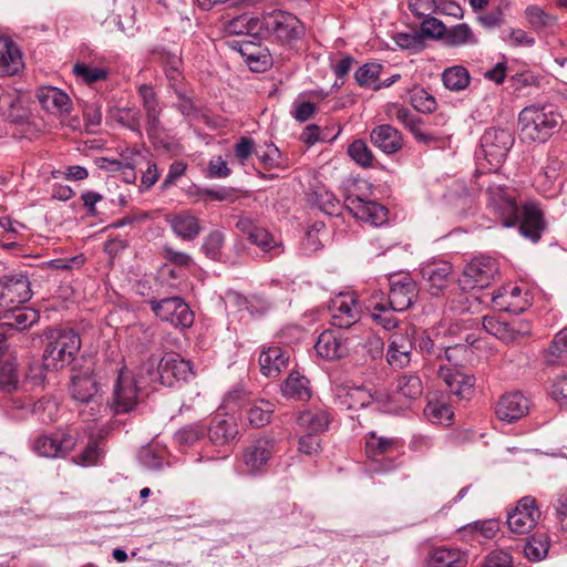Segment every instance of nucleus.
<instances>
[{
    "label": "nucleus",
    "instance_id": "nucleus-48",
    "mask_svg": "<svg viewBox=\"0 0 567 567\" xmlns=\"http://www.w3.org/2000/svg\"><path fill=\"white\" fill-rule=\"evenodd\" d=\"M19 388V375L16 360L4 361L0 365V391L12 393Z\"/></svg>",
    "mask_w": 567,
    "mask_h": 567
},
{
    "label": "nucleus",
    "instance_id": "nucleus-24",
    "mask_svg": "<svg viewBox=\"0 0 567 567\" xmlns=\"http://www.w3.org/2000/svg\"><path fill=\"white\" fill-rule=\"evenodd\" d=\"M289 351L278 346L264 348L259 354L260 372L267 378H277L287 369Z\"/></svg>",
    "mask_w": 567,
    "mask_h": 567
},
{
    "label": "nucleus",
    "instance_id": "nucleus-17",
    "mask_svg": "<svg viewBox=\"0 0 567 567\" xmlns=\"http://www.w3.org/2000/svg\"><path fill=\"white\" fill-rule=\"evenodd\" d=\"M416 297V285L412 278L403 276L390 279V292L385 296L388 305L392 310L405 311Z\"/></svg>",
    "mask_w": 567,
    "mask_h": 567
},
{
    "label": "nucleus",
    "instance_id": "nucleus-62",
    "mask_svg": "<svg viewBox=\"0 0 567 567\" xmlns=\"http://www.w3.org/2000/svg\"><path fill=\"white\" fill-rule=\"evenodd\" d=\"M255 154L266 169L280 166V151L274 144L266 145L265 150H256Z\"/></svg>",
    "mask_w": 567,
    "mask_h": 567
},
{
    "label": "nucleus",
    "instance_id": "nucleus-29",
    "mask_svg": "<svg viewBox=\"0 0 567 567\" xmlns=\"http://www.w3.org/2000/svg\"><path fill=\"white\" fill-rule=\"evenodd\" d=\"M315 349L323 359L338 360L348 354L344 339L331 330H326L317 339Z\"/></svg>",
    "mask_w": 567,
    "mask_h": 567
},
{
    "label": "nucleus",
    "instance_id": "nucleus-54",
    "mask_svg": "<svg viewBox=\"0 0 567 567\" xmlns=\"http://www.w3.org/2000/svg\"><path fill=\"white\" fill-rule=\"evenodd\" d=\"M549 549L548 542L543 536H532L523 547L525 556L529 560L538 561L546 557Z\"/></svg>",
    "mask_w": 567,
    "mask_h": 567
},
{
    "label": "nucleus",
    "instance_id": "nucleus-49",
    "mask_svg": "<svg viewBox=\"0 0 567 567\" xmlns=\"http://www.w3.org/2000/svg\"><path fill=\"white\" fill-rule=\"evenodd\" d=\"M164 460L165 451L153 445L144 446L138 452V461L147 470H162Z\"/></svg>",
    "mask_w": 567,
    "mask_h": 567
},
{
    "label": "nucleus",
    "instance_id": "nucleus-31",
    "mask_svg": "<svg viewBox=\"0 0 567 567\" xmlns=\"http://www.w3.org/2000/svg\"><path fill=\"white\" fill-rule=\"evenodd\" d=\"M336 399L346 410H358L369 406L374 395L365 386H341L337 390Z\"/></svg>",
    "mask_w": 567,
    "mask_h": 567
},
{
    "label": "nucleus",
    "instance_id": "nucleus-3",
    "mask_svg": "<svg viewBox=\"0 0 567 567\" xmlns=\"http://www.w3.org/2000/svg\"><path fill=\"white\" fill-rule=\"evenodd\" d=\"M43 357L44 367L51 371H59L75 359L81 348V339L73 329L53 330L48 334Z\"/></svg>",
    "mask_w": 567,
    "mask_h": 567
},
{
    "label": "nucleus",
    "instance_id": "nucleus-16",
    "mask_svg": "<svg viewBox=\"0 0 567 567\" xmlns=\"http://www.w3.org/2000/svg\"><path fill=\"white\" fill-rule=\"evenodd\" d=\"M331 324L339 329H348L360 320L361 307L351 295H339L329 307Z\"/></svg>",
    "mask_w": 567,
    "mask_h": 567
},
{
    "label": "nucleus",
    "instance_id": "nucleus-32",
    "mask_svg": "<svg viewBox=\"0 0 567 567\" xmlns=\"http://www.w3.org/2000/svg\"><path fill=\"white\" fill-rule=\"evenodd\" d=\"M266 16L258 18L245 13L230 20L227 23L226 30L229 34H245L257 39L264 38Z\"/></svg>",
    "mask_w": 567,
    "mask_h": 567
},
{
    "label": "nucleus",
    "instance_id": "nucleus-58",
    "mask_svg": "<svg viewBox=\"0 0 567 567\" xmlns=\"http://www.w3.org/2000/svg\"><path fill=\"white\" fill-rule=\"evenodd\" d=\"M511 6L509 1L502 0L501 3L488 12L478 17V22L486 29L498 28L504 23V10Z\"/></svg>",
    "mask_w": 567,
    "mask_h": 567
},
{
    "label": "nucleus",
    "instance_id": "nucleus-50",
    "mask_svg": "<svg viewBox=\"0 0 567 567\" xmlns=\"http://www.w3.org/2000/svg\"><path fill=\"white\" fill-rule=\"evenodd\" d=\"M483 327L492 336L499 339H506L509 332H517L519 334H527L528 329L516 330L511 323L502 322L494 317H483Z\"/></svg>",
    "mask_w": 567,
    "mask_h": 567
},
{
    "label": "nucleus",
    "instance_id": "nucleus-56",
    "mask_svg": "<svg viewBox=\"0 0 567 567\" xmlns=\"http://www.w3.org/2000/svg\"><path fill=\"white\" fill-rule=\"evenodd\" d=\"M411 105L419 112L431 113L436 109L435 97L424 89H415L412 91Z\"/></svg>",
    "mask_w": 567,
    "mask_h": 567
},
{
    "label": "nucleus",
    "instance_id": "nucleus-35",
    "mask_svg": "<svg viewBox=\"0 0 567 567\" xmlns=\"http://www.w3.org/2000/svg\"><path fill=\"white\" fill-rule=\"evenodd\" d=\"M467 556L457 548L437 547L434 548L429 558L427 567H465Z\"/></svg>",
    "mask_w": 567,
    "mask_h": 567
},
{
    "label": "nucleus",
    "instance_id": "nucleus-6",
    "mask_svg": "<svg viewBox=\"0 0 567 567\" xmlns=\"http://www.w3.org/2000/svg\"><path fill=\"white\" fill-rule=\"evenodd\" d=\"M497 275V261L488 256H480L465 266L457 286L461 290L483 289L488 287Z\"/></svg>",
    "mask_w": 567,
    "mask_h": 567
},
{
    "label": "nucleus",
    "instance_id": "nucleus-2",
    "mask_svg": "<svg viewBox=\"0 0 567 567\" xmlns=\"http://www.w3.org/2000/svg\"><path fill=\"white\" fill-rule=\"evenodd\" d=\"M561 122V115L553 105L526 106L518 115L519 136L526 142L545 143Z\"/></svg>",
    "mask_w": 567,
    "mask_h": 567
},
{
    "label": "nucleus",
    "instance_id": "nucleus-10",
    "mask_svg": "<svg viewBox=\"0 0 567 567\" xmlns=\"http://www.w3.org/2000/svg\"><path fill=\"white\" fill-rule=\"evenodd\" d=\"M276 453V442L262 436L254 440L243 451L244 472L248 475H259L266 472L268 462Z\"/></svg>",
    "mask_w": 567,
    "mask_h": 567
},
{
    "label": "nucleus",
    "instance_id": "nucleus-26",
    "mask_svg": "<svg viewBox=\"0 0 567 567\" xmlns=\"http://www.w3.org/2000/svg\"><path fill=\"white\" fill-rule=\"evenodd\" d=\"M153 55L156 61H158L164 68L165 75L167 78L169 86L177 93V90H183L182 87V58L176 52H172L171 50L158 47L153 50Z\"/></svg>",
    "mask_w": 567,
    "mask_h": 567
},
{
    "label": "nucleus",
    "instance_id": "nucleus-37",
    "mask_svg": "<svg viewBox=\"0 0 567 567\" xmlns=\"http://www.w3.org/2000/svg\"><path fill=\"white\" fill-rule=\"evenodd\" d=\"M308 384L309 381L307 378L301 375L298 371H292L281 384V392L287 398L307 400L311 395Z\"/></svg>",
    "mask_w": 567,
    "mask_h": 567
},
{
    "label": "nucleus",
    "instance_id": "nucleus-23",
    "mask_svg": "<svg viewBox=\"0 0 567 567\" xmlns=\"http://www.w3.org/2000/svg\"><path fill=\"white\" fill-rule=\"evenodd\" d=\"M210 442L214 445L224 446L233 442L238 435V425L233 415L217 413L206 429Z\"/></svg>",
    "mask_w": 567,
    "mask_h": 567
},
{
    "label": "nucleus",
    "instance_id": "nucleus-46",
    "mask_svg": "<svg viewBox=\"0 0 567 567\" xmlns=\"http://www.w3.org/2000/svg\"><path fill=\"white\" fill-rule=\"evenodd\" d=\"M114 120L122 126L127 127L138 137L143 136L141 124V111L137 107H121L114 113Z\"/></svg>",
    "mask_w": 567,
    "mask_h": 567
},
{
    "label": "nucleus",
    "instance_id": "nucleus-34",
    "mask_svg": "<svg viewBox=\"0 0 567 567\" xmlns=\"http://www.w3.org/2000/svg\"><path fill=\"white\" fill-rule=\"evenodd\" d=\"M37 97L41 106L49 113H66L70 111L71 101L66 93L54 86L39 89Z\"/></svg>",
    "mask_w": 567,
    "mask_h": 567
},
{
    "label": "nucleus",
    "instance_id": "nucleus-36",
    "mask_svg": "<svg viewBox=\"0 0 567 567\" xmlns=\"http://www.w3.org/2000/svg\"><path fill=\"white\" fill-rule=\"evenodd\" d=\"M395 392L406 400L413 401L423 394V382L416 373H403L395 381Z\"/></svg>",
    "mask_w": 567,
    "mask_h": 567
},
{
    "label": "nucleus",
    "instance_id": "nucleus-21",
    "mask_svg": "<svg viewBox=\"0 0 567 567\" xmlns=\"http://www.w3.org/2000/svg\"><path fill=\"white\" fill-rule=\"evenodd\" d=\"M193 374L189 361L175 353L167 354L159 360L157 378L162 379V385L173 386L175 381H186Z\"/></svg>",
    "mask_w": 567,
    "mask_h": 567
},
{
    "label": "nucleus",
    "instance_id": "nucleus-18",
    "mask_svg": "<svg viewBox=\"0 0 567 567\" xmlns=\"http://www.w3.org/2000/svg\"><path fill=\"white\" fill-rule=\"evenodd\" d=\"M422 279L427 282L429 291L432 296H440L447 289L452 265L445 260H433L423 265L420 269Z\"/></svg>",
    "mask_w": 567,
    "mask_h": 567
},
{
    "label": "nucleus",
    "instance_id": "nucleus-19",
    "mask_svg": "<svg viewBox=\"0 0 567 567\" xmlns=\"http://www.w3.org/2000/svg\"><path fill=\"white\" fill-rule=\"evenodd\" d=\"M522 292L523 290L518 286L502 287L493 292L492 305L498 311L519 315L529 307L527 293L523 297Z\"/></svg>",
    "mask_w": 567,
    "mask_h": 567
},
{
    "label": "nucleus",
    "instance_id": "nucleus-1",
    "mask_svg": "<svg viewBox=\"0 0 567 567\" xmlns=\"http://www.w3.org/2000/svg\"><path fill=\"white\" fill-rule=\"evenodd\" d=\"M486 206L504 227L518 226L523 237L533 243L540 239L546 227L542 209L534 202L517 203L515 189L489 178L486 187Z\"/></svg>",
    "mask_w": 567,
    "mask_h": 567
},
{
    "label": "nucleus",
    "instance_id": "nucleus-63",
    "mask_svg": "<svg viewBox=\"0 0 567 567\" xmlns=\"http://www.w3.org/2000/svg\"><path fill=\"white\" fill-rule=\"evenodd\" d=\"M248 240L259 247L264 252H270L279 246L272 235L262 227H258L251 233Z\"/></svg>",
    "mask_w": 567,
    "mask_h": 567
},
{
    "label": "nucleus",
    "instance_id": "nucleus-33",
    "mask_svg": "<svg viewBox=\"0 0 567 567\" xmlns=\"http://www.w3.org/2000/svg\"><path fill=\"white\" fill-rule=\"evenodd\" d=\"M413 342L405 334H393L386 350V361L393 368L402 369L411 361Z\"/></svg>",
    "mask_w": 567,
    "mask_h": 567
},
{
    "label": "nucleus",
    "instance_id": "nucleus-45",
    "mask_svg": "<svg viewBox=\"0 0 567 567\" xmlns=\"http://www.w3.org/2000/svg\"><path fill=\"white\" fill-rule=\"evenodd\" d=\"M445 43L452 47H461L476 43L472 29L466 23H460L446 29Z\"/></svg>",
    "mask_w": 567,
    "mask_h": 567
},
{
    "label": "nucleus",
    "instance_id": "nucleus-11",
    "mask_svg": "<svg viewBox=\"0 0 567 567\" xmlns=\"http://www.w3.org/2000/svg\"><path fill=\"white\" fill-rule=\"evenodd\" d=\"M32 297L31 282L24 275L0 278V308L10 310L25 303Z\"/></svg>",
    "mask_w": 567,
    "mask_h": 567
},
{
    "label": "nucleus",
    "instance_id": "nucleus-41",
    "mask_svg": "<svg viewBox=\"0 0 567 567\" xmlns=\"http://www.w3.org/2000/svg\"><path fill=\"white\" fill-rule=\"evenodd\" d=\"M525 18L529 25L537 32L556 24V17L543 10L539 6L530 4L525 9Z\"/></svg>",
    "mask_w": 567,
    "mask_h": 567
},
{
    "label": "nucleus",
    "instance_id": "nucleus-42",
    "mask_svg": "<svg viewBox=\"0 0 567 567\" xmlns=\"http://www.w3.org/2000/svg\"><path fill=\"white\" fill-rule=\"evenodd\" d=\"M272 412V404L269 401L258 400L250 403L247 419L252 427H261L269 423Z\"/></svg>",
    "mask_w": 567,
    "mask_h": 567
},
{
    "label": "nucleus",
    "instance_id": "nucleus-38",
    "mask_svg": "<svg viewBox=\"0 0 567 567\" xmlns=\"http://www.w3.org/2000/svg\"><path fill=\"white\" fill-rule=\"evenodd\" d=\"M9 311H12V315L9 318L10 320L3 322L8 330H24L37 323L40 319L39 312L32 308H20V306H18V308L10 309Z\"/></svg>",
    "mask_w": 567,
    "mask_h": 567
},
{
    "label": "nucleus",
    "instance_id": "nucleus-64",
    "mask_svg": "<svg viewBox=\"0 0 567 567\" xmlns=\"http://www.w3.org/2000/svg\"><path fill=\"white\" fill-rule=\"evenodd\" d=\"M555 518L560 530L567 533V488L557 493L553 502Z\"/></svg>",
    "mask_w": 567,
    "mask_h": 567
},
{
    "label": "nucleus",
    "instance_id": "nucleus-7",
    "mask_svg": "<svg viewBox=\"0 0 567 567\" xmlns=\"http://www.w3.org/2000/svg\"><path fill=\"white\" fill-rule=\"evenodd\" d=\"M148 305L157 318L169 322L175 328L187 329L194 323V312L181 297L151 299Z\"/></svg>",
    "mask_w": 567,
    "mask_h": 567
},
{
    "label": "nucleus",
    "instance_id": "nucleus-20",
    "mask_svg": "<svg viewBox=\"0 0 567 567\" xmlns=\"http://www.w3.org/2000/svg\"><path fill=\"white\" fill-rule=\"evenodd\" d=\"M439 378L445 383L447 390L458 399H468L473 393L475 378L466 374L460 369L441 365L437 372Z\"/></svg>",
    "mask_w": 567,
    "mask_h": 567
},
{
    "label": "nucleus",
    "instance_id": "nucleus-9",
    "mask_svg": "<svg viewBox=\"0 0 567 567\" xmlns=\"http://www.w3.org/2000/svg\"><path fill=\"white\" fill-rule=\"evenodd\" d=\"M138 96L141 97L142 106L145 114V131L150 141L154 146L163 143L162 135L164 126L161 122L162 107L159 99L150 84H141L137 87Z\"/></svg>",
    "mask_w": 567,
    "mask_h": 567
},
{
    "label": "nucleus",
    "instance_id": "nucleus-25",
    "mask_svg": "<svg viewBox=\"0 0 567 567\" xmlns=\"http://www.w3.org/2000/svg\"><path fill=\"white\" fill-rule=\"evenodd\" d=\"M367 309L370 311L372 320L383 329L391 331L399 326V320L394 316L396 311L390 308L383 292L372 293L368 300Z\"/></svg>",
    "mask_w": 567,
    "mask_h": 567
},
{
    "label": "nucleus",
    "instance_id": "nucleus-12",
    "mask_svg": "<svg viewBox=\"0 0 567 567\" xmlns=\"http://www.w3.org/2000/svg\"><path fill=\"white\" fill-rule=\"evenodd\" d=\"M140 386L135 378L120 371L109 403L110 409L115 414L131 412L138 403Z\"/></svg>",
    "mask_w": 567,
    "mask_h": 567
},
{
    "label": "nucleus",
    "instance_id": "nucleus-8",
    "mask_svg": "<svg viewBox=\"0 0 567 567\" xmlns=\"http://www.w3.org/2000/svg\"><path fill=\"white\" fill-rule=\"evenodd\" d=\"M513 133L505 127H488L481 136V148L491 167L497 168L514 145Z\"/></svg>",
    "mask_w": 567,
    "mask_h": 567
},
{
    "label": "nucleus",
    "instance_id": "nucleus-52",
    "mask_svg": "<svg viewBox=\"0 0 567 567\" xmlns=\"http://www.w3.org/2000/svg\"><path fill=\"white\" fill-rule=\"evenodd\" d=\"M349 156L361 167L373 165V153L362 140H355L348 146Z\"/></svg>",
    "mask_w": 567,
    "mask_h": 567
},
{
    "label": "nucleus",
    "instance_id": "nucleus-4",
    "mask_svg": "<svg viewBox=\"0 0 567 567\" xmlns=\"http://www.w3.org/2000/svg\"><path fill=\"white\" fill-rule=\"evenodd\" d=\"M306 34V27L295 14L287 11H272L266 16L264 38L292 49Z\"/></svg>",
    "mask_w": 567,
    "mask_h": 567
},
{
    "label": "nucleus",
    "instance_id": "nucleus-44",
    "mask_svg": "<svg viewBox=\"0 0 567 567\" xmlns=\"http://www.w3.org/2000/svg\"><path fill=\"white\" fill-rule=\"evenodd\" d=\"M424 415L434 424H450L453 417L452 408L442 400H431L424 408Z\"/></svg>",
    "mask_w": 567,
    "mask_h": 567
},
{
    "label": "nucleus",
    "instance_id": "nucleus-22",
    "mask_svg": "<svg viewBox=\"0 0 567 567\" xmlns=\"http://www.w3.org/2000/svg\"><path fill=\"white\" fill-rule=\"evenodd\" d=\"M528 410V400L520 392H511L501 396L495 413L501 421L513 423L525 416Z\"/></svg>",
    "mask_w": 567,
    "mask_h": 567
},
{
    "label": "nucleus",
    "instance_id": "nucleus-59",
    "mask_svg": "<svg viewBox=\"0 0 567 567\" xmlns=\"http://www.w3.org/2000/svg\"><path fill=\"white\" fill-rule=\"evenodd\" d=\"M394 445L395 441L393 439L383 436L377 437L372 434V437L365 443V452L369 457L375 458L391 452Z\"/></svg>",
    "mask_w": 567,
    "mask_h": 567
},
{
    "label": "nucleus",
    "instance_id": "nucleus-57",
    "mask_svg": "<svg viewBox=\"0 0 567 567\" xmlns=\"http://www.w3.org/2000/svg\"><path fill=\"white\" fill-rule=\"evenodd\" d=\"M471 290H461L457 282L447 291V301L451 309L457 312H465L471 309L470 292Z\"/></svg>",
    "mask_w": 567,
    "mask_h": 567
},
{
    "label": "nucleus",
    "instance_id": "nucleus-28",
    "mask_svg": "<svg viewBox=\"0 0 567 567\" xmlns=\"http://www.w3.org/2000/svg\"><path fill=\"white\" fill-rule=\"evenodd\" d=\"M23 69L19 47L6 35H0V76H13Z\"/></svg>",
    "mask_w": 567,
    "mask_h": 567
},
{
    "label": "nucleus",
    "instance_id": "nucleus-5",
    "mask_svg": "<svg viewBox=\"0 0 567 567\" xmlns=\"http://www.w3.org/2000/svg\"><path fill=\"white\" fill-rule=\"evenodd\" d=\"M71 398L79 404H84L87 409L80 413L87 420H95L101 412V402L99 401L100 385L90 369L73 373L70 383Z\"/></svg>",
    "mask_w": 567,
    "mask_h": 567
},
{
    "label": "nucleus",
    "instance_id": "nucleus-27",
    "mask_svg": "<svg viewBox=\"0 0 567 567\" xmlns=\"http://www.w3.org/2000/svg\"><path fill=\"white\" fill-rule=\"evenodd\" d=\"M165 220L173 233L183 240H194L202 231L200 220L189 210L167 215Z\"/></svg>",
    "mask_w": 567,
    "mask_h": 567
},
{
    "label": "nucleus",
    "instance_id": "nucleus-39",
    "mask_svg": "<svg viewBox=\"0 0 567 567\" xmlns=\"http://www.w3.org/2000/svg\"><path fill=\"white\" fill-rule=\"evenodd\" d=\"M328 415L324 411L307 410L299 414L298 424L311 434L323 432L328 427Z\"/></svg>",
    "mask_w": 567,
    "mask_h": 567
},
{
    "label": "nucleus",
    "instance_id": "nucleus-43",
    "mask_svg": "<svg viewBox=\"0 0 567 567\" xmlns=\"http://www.w3.org/2000/svg\"><path fill=\"white\" fill-rule=\"evenodd\" d=\"M206 435V426L200 423H192L187 424L179 430H177L174 434L175 443L182 447L186 449L194 445L197 441Z\"/></svg>",
    "mask_w": 567,
    "mask_h": 567
},
{
    "label": "nucleus",
    "instance_id": "nucleus-40",
    "mask_svg": "<svg viewBox=\"0 0 567 567\" xmlns=\"http://www.w3.org/2000/svg\"><path fill=\"white\" fill-rule=\"evenodd\" d=\"M470 73L461 65H455L444 70L442 81L444 86L450 91H462L470 84Z\"/></svg>",
    "mask_w": 567,
    "mask_h": 567
},
{
    "label": "nucleus",
    "instance_id": "nucleus-60",
    "mask_svg": "<svg viewBox=\"0 0 567 567\" xmlns=\"http://www.w3.org/2000/svg\"><path fill=\"white\" fill-rule=\"evenodd\" d=\"M156 372H159V361L156 358H150L145 363H143L140 368L137 374V383L138 384H153L159 383L162 384V379L157 378Z\"/></svg>",
    "mask_w": 567,
    "mask_h": 567
},
{
    "label": "nucleus",
    "instance_id": "nucleus-30",
    "mask_svg": "<svg viewBox=\"0 0 567 567\" xmlns=\"http://www.w3.org/2000/svg\"><path fill=\"white\" fill-rule=\"evenodd\" d=\"M372 144L385 154H394L403 146L401 133L390 124L374 127L370 133Z\"/></svg>",
    "mask_w": 567,
    "mask_h": 567
},
{
    "label": "nucleus",
    "instance_id": "nucleus-51",
    "mask_svg": "<svg viewBox=\"0 0 567 567\" xmlns=\"http://www.w3.org/2000/svg\"><path fill=\"white\" fill-rule=\"evenodd\" d=\"M567 358V328L560 330L554 338L546 357L548 364H556Z\"/></svg>",
    "mask_w": 567,
    "mask_h": 567
},
{
    "label": "nucleus",
    "instance_id": "nucleus-14",
    "mask_svg": "<svg viewBox=\"0 0 567 567\" xmlns=\"http://www.w3.org/2000/svg\"><path fill=\"white\" fill-rule=\"evenodd\" d=\"M540 517V511L537 502L532 496L522 497L516 507L508 513L507 525L515 534H527L537 524Z\"/></svg>",
    "mask_w": 567,
    "mask_h": 567
},
{
    "label": "nucleus",
    "instance_id": "nucleus-55",
    "mask_svg": "<svg viewBox=\"0 0 567 567\" xmlns=\"http://www.w3.org/2000/svg\"><path fill=\"white\" fill-rule=\"evenodd\" d=\"M73 73L81 78L86 84H92L105 80L109 71L105 68L90 66L85 63H76L73 66Z\"/></svg>",
    "mask_w": 567,
    "mask_h": 567
},
{
    "label": "nucleus",
    "instance_id": "nucleus-47",
    "mask_svg": "<svg viewBox=\"0 0 567 567\" xmlns=\"http://www.w3.org/2000/svg\"><path fill=\"white\" fill-rule=\"evenodd\" d=\"M382 65L375 62L363 64L354 73L357 83L360 86H368L374 90H379L381 85H379L378 81Z\"/></svg>",
    "mask_w": 567,
    "mask_h": 567
},
{
    "label": "nucleus",
    "instance_id": "nucleus-13",
    "mask_svg": "<svg viewBox=\"0 0 567 567\" xmlns=\"http://www.w3.org/2000/svg\"><path fill=\"white\" fill-rule=\"evenodd\" d=\"M76 445V437L65 432L41 434L34 439L32 450L42 457H65Z\"/></svg>",
    "mask_w": 567,
    "mask_h": 567
},
{
    "label": "nucleus",
    "instance_id": "nucleus-53",
    "mask_svg": "<svg viewBox=\"0 0 567 567\" xmlns=\"http://www.w3.org/2000/svg\"><path fill=\"white\" fill-rule=\"evenodd\" d=\"M225 244V234L221 230L210 231L204 239L202 250L212 260H219Z\"/></svg>",
    "mask_w": 567,
    "mask_h": 567
},
{
    "label": "nucleus",
    "instance_id": "nucleus-15",
    "mask_svg": "<svg viewBox=\"0 0 567 567\" xmlns=\"http://www.w3.org/2000/svg\"><path fill=\"white\" fill-rule=\"evenodd\" d=\"M344 205L354 218L372 226H381L388 219V208L374 200H365L360 196L349 195Z\"/></svg>",
    "mask_w": 567,
    "mask_h": 567
},
{
    "label": "nucleus",
    "instance_id": "nucleus-61",
    "mask_svg": "<svg viewBox=\"0 0 567 567\" xmlns=\"http://www.w3.org/2000/svg\"><path fill=\"white\" fill-rule=\"evenodd\" d=\"M391 116L400 122L411 133L423 124L420 116L415 115L412 111L403 106H394Z\"/></svg>",
    "mask_w": 567,
    "mask_h": 567
}]
</instances>
